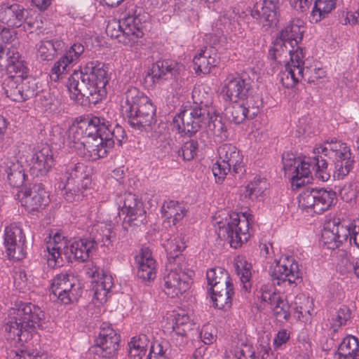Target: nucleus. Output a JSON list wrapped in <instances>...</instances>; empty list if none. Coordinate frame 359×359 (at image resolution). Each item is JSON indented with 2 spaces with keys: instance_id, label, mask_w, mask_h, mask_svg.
I'll use <instances>...</instances> for the list:
<instances>
[{
  "instance_id": "f257e3e1",
  "label": "nucleus",
  "mask_w": 359,
  "mask_h": 359,
  "mask_svg": "<svg viewBox=\"0 0 359 359\" xmlns=\"http://www.w3.org/2000/svg\"><path fill=\"white\" fill-rule=\"evenodd\" d=\"M43 312L32 303L16 302L9 310L8 320L4 325L5 337L7 341L23 346L16 352L17 355L29 359L38 356L36 350L29 349L23 343L30 339L37 329L43 328Z\"/></svg>"
},
{
  "instance_id": "f03ea898",
  "label": "nucleus",
  "mask_w": 359,
  "mask_h": 359,
  "mask_svg": "<svg viewBox=\"0 0 359 359\" xmlns=\"http://www.w3.org/2000/svg\"><path fill=\"white\" fill-rule=\"evenodd\" d=\"M108 82L104 65L90 61L80 72L75 71L69 76L67 87L72 99L82 105H95L106 95Z\"/></svg>"
},
{
  "instance_id": "7ed1b4c3",
  "label": "nucleus",
  "mask_w": 359,
  "mask_h": 359,
  "mask_svg": "<svg viewBox=\"0 0 359 359\" xmlns=\"http://www.w3.org/2000/svg\"><path fill=\"white\" fill-rule=\"evenodd\" d=\"M313 165L316 167V177L323 182L327 181L330 175L327 171L328 160L334 163V177L338 180L346 176L354 163L351 149L346 144L331 140L313 150Z\"/></svg>"
},
{
  "instance_id": "20e7f679",
  "label": "nucleus",
  "mask_w": 359,
  "mask_h": 359,
  "mask_svg": "<svg viewBox=\"0 0 359 359\" xmlns=\"http://www.w3.org/2000/svg\"><path fill=\"white\" fill-rule=\"evenodd\" d=\"M126 108L128 123L134 128L142 130L156 122V107L135 87H130L126 93Z\"/></svg>"
},
{
  "instance_id": "39448f33",
  "label": "nucleus",
  "mask_w": 359,
  "mask_h": 359,
  "mask_svg": "<svg viewBox=\"0 0 359 359\" xmlns=\"http://www.w3.org/2000/svg\"><path fill=\"white\" fill-rule=\"evenodd\" d=\"M106 32L111 38H115L126 46H133L143 36L141 19L136 14L128 15L122 20L109 22Z\"/></svg>"
},
{
  "instance_id": "423d86ee",
  "label": "nucleus",
  "mask_w": 359,
  "mask_h": 359,
  "mask_svg": "<svg viewBox=\"0 0 359 359\" xmlns=\"http://www.w3.org/2000/svg\"><path fill=\"white\" fill-rule=\"evenodd\" d=\"M217 235L222 240L227 241L231 247L238 248L250 238L248 218L241 219L236 213H233L226 223L219 222Z\"/></svg>"
},
{
  "instance_id": "0eeeda50",
  "label": "nucleus",
  "mask_w": 359,
  "mask_h": 359,
  "mask_svg": "<svg viewBox=\"0 0 359 359\" xmlns=\"http://www.w3.org/2000/svg\"><path fill=\"white\" fill-rule=\"evenodd\" d=\"M212 112V109L190 107L180 112L174 122L182 135L192 136L206 127Z\"/></svg>"
},
{
  "instance_id": "6e6552de",
  "label": "nucleus",
  "mask_w": 359,
  "mask_h": 359,
  "mask_svg": "<svg viewBox=\"0 0 359 359\" xmlns=\"http://www.w3.org/2000/svg\"><path fill=\"white\" fill-rule=\"evenodd\" d=\"M220 161H217L212 167V172L217 177V182H221L225 175L233 168L236 174L243 175L245 171L242 164L243 156L239 150L231 144H224L218 149Z\"/></svg>"
},
{
  "instance_id": "1a4fd4ad",
  "label": "nucleus",
  "mask_w": 359,
  "mask_h": 359,
  "mask_svg": "<svg viewBox=\"0 0 359 359\" xmlns=\"http://www.w3.org/2000/svg\"><path fill=\"white\" fill-rule=\"evenodd\" d=\"M335 198L332 190L307 187L299 196L298 206L302 210L320 214L330 208Z\"/></svg>"
},
{
  "instance_id": "9d476101",
  "label": "nucleus",
  "mask_w": 359,
  "mask_h": 359,
  "mask_svg": "<svg viewBox=\"0 0 359 359\" xmlns=\"http://www.w3.org/2000/svg\"><path fill=\"white\" fill-rule=\"evenodd\" d=\"M120 335L107 323H102L95 343L89 350L88 353L94 355L95 359H111L117 355L120 344Z\"/></svg>"
},
{
  "instance_id": "9b49d317",
  "label": "nucleus",
  "mask_w": 359,
  "mask_h": 359,
  "mask_svg": "<svg viewBox=\"0 0 359 359\" xmlns=\"http://www.w3.org/2000/svg\"><path fill=\"white\" fill-rule=\"evenodd\" d=\"M84 169L83 164L77 163L70 166L66 172L67 181L63 188L65 191V198L68 202H78L85 196L84 191L88 187L90 179Z\"/></svg>"
},
{
  "instance_id": "f8f14e48",
  "label": "nucleus",
  "mask_w": 359,
  "mask_h": 359,
  "mask_svg": "<svg viewBox=\"0 0 359 359\" xmlns=\"http://www.w3.org/2000/svg\"><path fill=\"white\" fill-rule=\"evenodd\" d=\"M51 289L53 295L64 304L77 301L82 294L79 280L67 273L57 274L53 279Z\"/></svg>"
},
{
  "instance_id": "ddd939ff",
  "label": "nucleus",
  "mask_w": 359,
  "mask_h": 359,
  "mask_svg": "<svg viewBox=\"0 0 359 359\" xmlns=\"http://www.w3.org/2000/svg\"><path fill=\"white\" fill-rule=\"evenodd\" d=\"M108 121L97 116H88L82 120L77 126L70 129L69 142L70 145L81 143L86 139L97 138L102 136L104 130H107Z\"/></svg>"
},
{
  "instance_id": "4468645a",
  "label": "nucleus",
  "mask_w": 359,
  "mask_h": 359,
  "mask_svg": "<svg viewBox=\"0 0 359 359\" xmlns=\"http://www.w3.org/2000/svg\"><path fill=\"white\" fill-rule=\"evenodd\" d=\"M269 273L274 285H297L302 280L299 264L292 257L280 259L271 266Z\"/></svg>"
},
{
  "instance_id": "2eb2a0df",
  "label": "nucleus",
  "mask_w": 359,
  "mask_h": 359,
  "mask_svg": "<svg viewBox=\"0 0 359 359\" xmlns=\"http://www.w3.org/2000/svg\"><path fill=\"white\" fill-rule=\"evenodd\" d=\"M291 48L292 51L289 55L290 61L287 62L285 71L280 74V81L287 88L294 87L303 79L305 70L303 48L294 44Z\"/></svg>"
},
{
  "instance_id": "dca6fc26",
  "label": "nucleus",
  "mask_w": 359,
  "mask_h": 359,
  "mask_svg": "<svg viewBox=\"0 0 359 359\" xmlns=\"http://www.w3.org/2000/svg\"><path fill=\"white\" fill-rule=\"evenodd\" d=\"M71 147L80 151L84 157L89 161H96L104 158L107 153L113 148V142L104 136L100 137L86 139V140L71 145Z\"/></svg>"
},
{
  "instance_id": "f3484780",
  "label": "nucleus",
  "mask_w": 359,
  "mask_h": 359,
  "mask_svg": "<svg viewBox=\"0 0 359 359\" xmlns=\"http://www.w3.org/2000/svg\"><path fill=\"white\" fill-rule=\"evenodd\" d=\"M21 205L29 211L37 210L48 202V195L41 183H32L18 194Z\"/></svg>"
},
{
  "instance_id": "a211bd4d",
  "label": "nucleus",
  "mask_w": 359,
  "mask_h": 359,
  "mask_svg": "<svg viewBox=\"0 0 359 359\" xmlns=\"http://www.w3.org/2000/svg\"><path fill=\"white\" fill-rule=\"evenodd\" d=\"M191 283L190 276L182 269H172L164 277V292L168 297L174 298L187 291Z\"/></svg>"
},
{
  "instance_id": "6ab92c4d",
  "label": "nucleus",
  "mask_w": 359,
  "mask_h": 359,
  "mask_svg": "<svg viewBox=\"0 0 359 359\" xmlns=\"http://www.w3.org/2000/svg\"><path fill=\"white\" fill-rule=\"evenodd\" d=\"M54 165L53 151L48 144L39 147L30 159L32 175L43 176L46 175Z\"/></svg>"
},
{
  "instance_id": "aec40b11",
  "label": "nucleus",
  "mask_w": 359,
  "mask_h": 359,
  "mask_svg": "<svg viewBox=\"0 0 359 359\" xmlns=\"http://www.w3.org/2000/svg\"><path fill=\"white\" fill-rule=\"evenodd\" d=\"M280 0H259L256 2L251 15L259 19L264 26H271L278 22Z\"/></svg>"
},
{
  "instance_id": "412c9836",
  "label": "nucleus",
  "mask_w": 359,
  "mask_h": 359,
  "mask_svg": "<svg viewBox=\"0 0 359 359\" xmlns=\"http://www.w3.org/2000/svg\"><path fill=\"white\" fill-rule=\"evenodd\" d=\"M22 230L17 226H7L4 234V245L9 257L20 260L24 257L22 245L25 243Z\"/></svg>"
},
{
  "instance_id": "4be33fe9",
  "label": "nucleus",
  "mask_w": 359,
  "mask_h": 359,
  "mask_svg": "<svg viewBox=\"0 0 359 359\" xmlns=\"http://www.w3.org/2000/svg\"><path fill=\"white\" fill-rule=\"evenodd\" d=\"M27 11L18 4H0V22L11 27H20L25 21Z\"/></svg>"
},
{
  "instance_id": "5701e85b",
  "label": "nucleus",
  "mask_w": 359,
  "mask_h": 359,
  "mask_svg": "<svg viewBox=\"0 0 359 359\" xmlns=\"http://www.w3.org/2000/svg\"><path fill=\"white\" fill-rule=\"evenodd\" d=\"M251 88L250 83L240 76L229 75L226 79L222 93L226 100L236 102L237 99H244Z\"/></svg>"
},
{
  "instance_id": "b1692460",
  "label": "nucleus",
  "mask_w": 359,
  "mask_h": 359,
  "mask_svg": "<svg viewBox=\"0 0 359 359\" xmlns=\"http://www.w3.org/2000/svg\"><path fill=\"white\" fill-rule=\"evenodd\" d=\"M47 262L49 266L54 268L62 265V254L68 255L69 245L67 241L65 240L60 233H55L53 238V241L47 244Z\"/></svg>"
},
{
  "instance_id": "393cba45",
  "label": "nucleus",
  "mask_w": 359,
  "mask_h": 359,
  "mask_svg": "<svg viewBox=\"0 0 359 359\" xmlns=\"http://www.w3.org/2000/svg\"><path fill=\"white\" fill-rule=\"evenodd\" d=\"M137 264V275L143 280H151L156 277V262L151 256V250L147 248H142L140 254L135 257Z\"/></svg>"
},
{
  "instance_id": "a878e982",
  "label": "nucleus",
  "mask_w": 359,
  "mask_h": 359,
  "mask_svg": "<svg viewBox=\"0 0 359 359\" xmlns=\"http://www.w3.org/2000/svg\"><path fill=\"white\" fill-rule=\"evenodd\" d=\"M179 75L177 65L169 60H159L152 65L147 76H151L154 82L177 79Z\"/></svg>"
},
{
  "instance_id": "bb28decb",
  "label": "nucleus",
  "mask_w": 359,
  "mask_h": 359,
  "mask_svg": "<svg viewBox=\"0 0 359 359\" xmlns=\"http://www.w3.org/2000/svg\"><path fill=\"white\" fill-rule=\"evenodd\" d=\"M196 73L209 74L212 67L218 64V57L212 47H205L193 60Z\"/></svg>"
},
{
  "instance_id": "cd10ccee",
  "label": "nucleus",
  "mask_w": 359,
  "mask_h": 359,
  "mask_svg": "<svg viewBox=\"0 0 359 359\" xmlns=\"http://www.w3.org/2000/svg\"><path fill=\"white\" fill-rule=\"evenodd\" d=\"M210 291V297L215 307L226 310L232 305V297L234 294V288L232 282L226 285H218Z\"/></svg>"
},
{
  "instance_id": "c85d7f7f",
  "label": "nucleus",
  "mask_w": 359,
  "mask_h": 359,
  "mask_svg": "<svg viewBox=\"0 0 359 359\" xmlns=\"http://www.w3.org/2000/svg\"><path fill=\"white\" fill-rule=\"evenodd\" d=\"M96 248V241L90 239H80L72 242L69 246V251L73 258L81 262L86 261L93 250Z\"/></svg>"
},
{
  "instance_id": "c756f323",
  "label": "nucleus",
  "mask_w": 359,
  "mask_h": 359,
  "mask_svg": "<svg viewBox=\"0 0 359 359\" xmlns=\"http://www.w3.org/2000/svg\"><path fill=\"white\" fill-rule=\"evenodd\" d=\"M302 24L303 22L299 20L290 22L280 32L278 37L288 41L290 47H292L293 44L297 46L302 40L304 32V27Z\"/></svg>"
},
{
  "instance_id": "7c9ffc66",
  "label": "nucleus",
  "mask_w": 359,
  "mask_h": 359,
  "mask_svg": "<svg viewBox=\"0 0 359 359\" xmlns=\"http://www.w3.org/2000/svg\"><path fill=\"white\" fill-rule=\"evenodd\" d=\"M5 171L9 184L13 187H20L23 185L26 175L20 162L13 158L6 163Z\"/></svg>"
},
{
  "instance_id": "2f4dec72",
  "label": "nucleus",
  "mask_w": 359,
  "mask_h": 359,
  "mask_svg": "<svg viewBox=\"0 0 359 359\" xmlns=\"http://www.w3.org/2000/svg\"><path fill=\"white\" fill-rule=\"evenodd\" d=\"M267 187L268 184L264 179L255 178L245 187L241 196L243 200L254 202L259 200L267 189Z\"/></svg>"
},
{
  "instance_id": "473e14b6",
  "label": "nucleus",
  "mask_w": 359,
  "mask_h": 359,
  "mask_svg": "<svg viewBox=\"0 0 359 359\" xmlns=\"http://www.w3.org/2000/svg\"><path fill=\"white\" fill-rule=\"evenodd\" d=\"M149 340L145 334L134 337L128 342V358L142 359L146 355Z\"/></svg>"
},
{
  "instance_id": "72a5a7b5",
  "label": "nucleus",
  "mask_w": 359,
  "mask_h": 359,
  "mask_svg": "<svg viewBox=\"0 0 359 359\" xmlns=\"http://www.w3.org/2000/svg\"><path fill=\"white\" fill-rule=\"evenodd\" d=\"M186 212L185 208L175 201L166 202L162 207L163 217L168 219L169 222H172L173 225L182 219Z\"/></svg>"
},
{
  "instance_id": "f704fd0d",
  "label": "nucleus",
  "mask_w": 359,
  "mask_h": 359,
  "mask_svg": "<svg viewBox=\"0 0 359 359\" xmlns=\"http://www.w3.org/2000/svg\"><path fill=\"white\" fill-rule=\"evenodd\" d=\"M112 285L111 276L102 274V278L93 282L92 290L94 298L100 303L105 302Z\"/></svg>"
},
{
  "instance_id": "c9c22d12",
  "label": "nucleus",
  "mask_w": 359,
  "mask_h": 359,
  "mask_svg": "<svg viewBox=\"0 0 359 359\" xmlns=\"http://www.w3.org/2000/svg\"><path fill=\"white\" fill-rule=\"evenodd\" d=\"M359 342L356 337L348 336L344 339L338 348L340 358L359 359Z\"/></svg>"
},
{
  "instance_id": "e433bc0d",
  "label": "nucleus",
  "mask_w": 359,
  "mask_h": 359,
  "mask_svg": "<svg viewBox=\"0 0 359 359\" xmlns=\"http://www.w3.org/2000/svg\"><path fill=\"white\" fill-rule=\"evenodd\" d=\"M208 285H210V290L212 288L219 287L218 285L224 286L231 282L227 271L222 268H212L209 269L206 273Z\"/></svg>"
},
{
  "instance_id": "4c0bfd02",
  "label": "nucleus",
  "mask_w": 359,
  "mask_h": 359,
  "mask_svg": "<svg viewBox=\"0 0 359 359\" xmlns=\"http://www.w3.org/2000/svg\"><path fill=\"white\" fill-rule=\"evenodd\" d=\"M330 222V226H332V231L336 234L337 242H338L339 245L348 239L350 240V237L352 235L353 222L350 223L341 222L339 218H334Z\"/></svg>"
},
{
  "instance_id": "58836bf2",
  "label": "nucleus",
  "mask_w": 359,
  "mask_h": 359,
  "mask_svg": "<svg viewBox=\"0 0 359 359\" xmlns=\"http://www.w3.org/2000/svg\"><path fill=\"white\" fill-rule=\"evenodd\" d=\"M337 0H316L311 12V20L318 22L325 18L334 8Z\"/></svg>"
},
{
  "instance_id": "ea45409f",
  "label": "nucleus",
  "mask_w": 359,
  "mask_h": 359,
  "mask_svg": "<svg viewBox=\"0 0 359 359\" xmlns=\"http://www.w3.org/2000/svg\"><path fill=\"white\" fill-rule=\"evenodd\" d=\"M20 77H7L3 83L6 96L15 102H22Z\"/></svg>"
},
{
  "instance_id": "a19ab883",
  "label": "nucleus",
  "mask_w": 359,
  "mask_h": 359,
  "mask_svg": "<svg viewBox=\"0 0 359 359\" xmlns=\"http://www.w3.org/2000/svg\"><path fill=\"white\" fill-rule=\"evenodd\" d=\"M58 100L49 92H43L35 100V107L41 112H52L57 109Z\"/></svg>"
},
{
  "instance_id": "79ce46f5",
  "label": "nucleus",
  "mask_w": 359,
  "mask_h": 359,
  "mask_svg": "<svg viewBox=\"0 0 359 359\" xmlns=\"http://www.w3.org/2000/svg\"><path fill=\"white\" fill-rule=\"evenodd\" d=\"M226 116L231 122L236 124H240L246 119H250L243 103L236 101L226 109Z\"/></svg>"
},
{
  "instance_id": "37998d69",
  "label": "nucleus",
  "mask_w": 359,
  "mask_h": 359,
  "mask_svg": "<svg viewBox=\"0 0 359 359\" xmlns=\"http://www.w3.org/2000/svg\"><path fill=\"white\" fill-rule=\"evenodd\" d=\"M205 128H208L221 139L227 137L226 127L222 121V118L215 112L214 109H212V112L210 114L208 123H207Z\"/></svg>"
},
{
  "instance_id": "c03bdc74",
  "label": "nucleus",
  "mask_w": 359,
  "mask_h": 359,
  "mask_svg": "<svg viewBox=\"0 0 359 359\" xmlns=\"http://www.w3.org/2000/svg\"><path fill=\"white\" fill-rule=\"evenodd\" d=\"M185 248V243L180 236H175L173 238L168 239L165 243V249L167 252L170 263L172 261H175Z\"/></svg>"
},
{
  "instance_id": "a18cd8bd",
  "label": "nucleus",
  "mask_w": 359,
  "mask_h": 359,
  "mask_svg": "<svg viewBox=\"0 0 359 359\" xmlns=\"http://www.w3.org/2000/svg\"><path fill=\"white\" fill-rule=\"evenodd\" d=\"M20 79L22 102L37 96L40 91V88L38 86L36 80L27 76Z\"/></svg>"
},
{
  "instance_id": "49530a36",
  "label": "nucleus",
  "mask_w": 359,
  "mask_h": 359,
  "mask_svg": "<svg viewBox=\"0 0 359 359\" xmlns=\"http://www.w3.org/2000/svg\"><path fill=\"white\" fill-rule=\"evenodd\" d=\"M146 221V211L143 207L126 215L123 222V228L129 231L130 227L140 226Z\"/></svg>"
},
{
  "instance_id": "de8ad7c7",
  "label": "nucleus",
  "mask_w": 359,
  "mask_h": 359,
  "mask_svg": "<svg viewBox=\"0 0 359 359\" xmlns=\"http://www.w3.org/2000/svg\"><path fill=\"white\" fill-rule=\"evenodd\" d=\"M194 105L192 107H201L203 109H212L211 104V95L205 90L202 86H195L192 91Z\"/></svg>"
},
{
  "instance_id": "09e8293b",
  "label": "nucleus",
  "mask_w": 359,
  "mask_h": 359,
  "mask_svg": "<svg viewBox=\"0 0 359 359\" xmlns=\"http://www.w3.org/2000/svg\"><path fill=\"white\" fill-rule=\"evenodd\" d=\"M313 161V157L309 162L301 161V165L297 166L290 176L292 183H296L297 186H299L300 183H299V181L302 178L308 177L311 174V167L316 172V167L314 166Z\"/></svg>"
},
{
  "instance_id": "8fccbe9b",
  "label": "nucleus",
  "mask_w": 359,
  "mask_h": 359,
  "mask_svg": "<svg viewBox=\"0 0 359 359\" xmlns=\"http://www.w3.org/2000/svg\"><path fill=\"white\" fill-rule=\"evenodd\" d=\"M242 103L246 108L250 118H254L260 111L262 106V100L259 95H247L242 99Z\"/></svg>"
},
{
  "instance_id": "3c124183",
  "label": "nucleus",
  "mask_w": 359,
  "mask_h": 359,
  "mask_svg": "<svg viewBox=\"0 0 359 359\" xmlns=\"http://www.w3.org/2000/svg\"><path fill=\"white\" fill-rule=\"evenodd\" d=\"M95 230L97 234L93 236L92 241H96V246L100 243L102 246H109L111 243V229L102 223L97 224L93 226V231Z\"/></svg>"
},
{
  "instance_id": "603ef678",
  "label": "nucleus",
  "mask_w": 359,
  "mask_h": 359,
  "mask_svg": "<svg viewBox=\"0 0 359 359\" xmlns=\"http://www.w3.org/2000/svg\"><path fill=\"white\" fill-rule=\"evenodd\" d=\"M119 206L122 204L121 212L123 214H128L137 208H142V203L138 201L136 196L131 193H125L119 197Z\"/></svg>"
},
{
  "instance_id": "864d4df0",
  "label": "nucleus",
  "mask_w": 359,
  "mask_h": 359,
  "mask_svg": "<svg viewBox=\"0 0 359 359\" xmlns=\"http://www.w3.org/2000/svg\"><path fill=\"white\" fill-rule=\"evenodd\" d=\"M250 269L251 265L248 264L245 261L239 260L236 263L237 274L240 276L243 283V288L245 291H249L251 288V283L250 282L251 277Z\"/></svg>"
},
{
  "instance_id": "5fc2aeb1",
  "label": "nucleus",
  "mask_w": 359,
  "mask_h": 359,
  "mask_svg": "<svg viewBox=\"0 0 359 359\" xmlns=\"http://www.w3.org/2000/svg\"><path fill=\"white\" fill-rule=\"evenodd\" d=\"M291 51L292 50L288 41L278 36L273 43L272 50H270V55L273 60H277L283 57H287Z\"/></svg>"
},
{
  "instance_id": "6e6d98bb",
  "label": "nucleus",
  "mask_w": 359,
  "mask_h": 359,
  "mask_svg": "<svg viewBox=\"0 0 359 359\" xmlns=\"http://www.w3.org/2000/svg\"><path fill=\"white\" fill-rule=\"evenodd\" d=\"M56 48L52 41H42L37 50V56L41 60L50 61L54 58Z\"/></svg>"
},
{
  "instance_id": "4d7b16f0",
  "label": "nucleus",
  "mask_w": 359,
  "mask_h": 359,
  "mask_svg": "<svg viewBox=\"0 0 359 359\" xmlns=\"http://www.w3.org/2000/svg\"><path fill=\"white\" fill-rule=\"evenodd\" d=\"M111 126L108 123L107 130H104V133L102 135L104 137V140L109 139V140L113 142V147L116 142L118 146L122 144V141L125 137V130L124 129L118 126V124L111 130Z\"/></svg>"
},
{
  "instance_id": "13d9d810",
  "label": "nucleus",
  "mask_w": 359,
  "mask_h": 359,
  "mask_svg": "<svg viewBox=\"0 0 359 359\" xmlns=\"http://www.w3.org/2000/svg\"><path fill=\"white\" fill-rule=\"evenodd\" d=\"M6 72L9 76L8 77L24 78L27 76L29 69L26 66L25 61L18 62L15 64L4 65Z\"/></svg>"
},
{
  "instance_id": "bf43d9fd",
  "label": "nucleus",
  "mask_w": 359,
  "mask_h": 359,
  "mask_svg": "<svg viewBox=\"0 0 359 359\" xmlns=\"http://www.w3.org/2000/svg\"><path fill=\"white\" fill-rule=\"evenodd\" d=\"M290 306L287 301L281 299L273 307V315L276 318L281 321L283 320H288L290 316Z\"/></svg>"
},
{
  "instance_id": "052dcab7",
  "label": "nucleus",
  "mask_w": 359,
  "mask_h": 359,
  "mask_svg": "<svg viewBox=\"0 0 359 359\" xmlns=\"http://www.w3.org/2000/svg\"><path fill=\"white\" fill-rule=\"evenodd\" d=\"M322 241L329 249H335L339 247L337 242L336 234L332 231V226L329 221L322 232Z\"/></svg>"
},
{
  "instance_id": "680f3d73",
  "label": "nucleus",
  "mask_w": 359,
  "mask_h": 359,
  "mask_svg": "<svg viewBox=\"0 0 359 359\" xmlns=\"http://www.w3.org/2000/svg\"><path fill=\"white\" fill-rule=\"evenodd\" d=\"M282 161L285 174L290 177L297 166L301 165L302 159L297 158L293 154L287 153L283 154Z\"/></svg>"
},
{
  "instance_id": "e2e57ef3",
  "label": "nucleus",
  "mask_w": 359,
  "mask_h": 359,
  "mask_svg": "<svg viewBox=\"0 0 359 359\" xmlns=\"http://www.w3.org/2000/svg\"><path fill=\"white\" fill-rule=\"evenodd\" d=\"M198 142L196 140H191L186 142L179 151V155H182L185 161H191L196 155L198 150Z\"/></svg>"
},
{
  "instance_id": "0e129e2a",
  "label": "nucleus",
  "mask_w": 359,
  "mask_h": 359,
  "mask_svg": "<svg viewBox=\"0 0 359 359\" xmlns=\"http://www.w3.org/2000/svg\"><path fill=\"white\" fill-rule=\"evenodd\" d=\"M69 64H70L69 60L64 56L56 62L50 71L51 79L54 81H57L62 74L67 72Z\"/></svg>"
},
{
  "instance_id": "69168bd1",
  "label": "nucleus",
  "mask_w": 359,
  "mask_h": 359,
  "mask_svg": "<svg viewBox=\"0 0 359 359\" xmlns=\"http://www.w3.org/2000/svg\"><path fill=\"white\" fill-rule=\"evenodd\" d=\"M236 359H255V351L250 345L242 343L234 350Z\"/></svg>"
},
{
  "instance_id": "338daca9",
  "label": "nucleus",
  "mask_w": 359,
  "mask_h": 359,
  "mask_svg": "<svg viewBox=\"0 0 359 359\" xmlns=\"http://www.w3.org/2000/svg\"><path fill=\"white\" fill-rule=\"evenodd\" d=\"M325 76V72L321 68L311 69L306 67L304 72V78L310 83H315L318 80Z\"/></svg>"
},
{
  "instance_id": "774afa93",
  "label": "nucleus",
  "mask_w": 359,
  "mask_h": 359,
  "mask_svg": "<svg viewBox=\"0 0 359 359\" xmlns=\"http://www.w3.org/2000/svg\"><path fill=\"white\" fill-rule=\"evenodd\" d=\"M84 51V46L81 43L73 44L67 53L64 55L69 63L76 60Z\"/></svg>"
}]
</instances>
